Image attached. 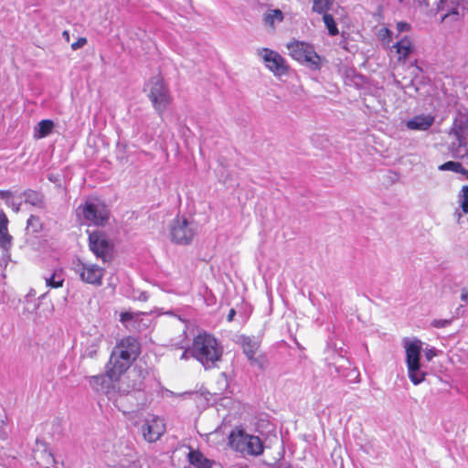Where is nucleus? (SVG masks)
I'll return each mask as SVG.
<instances>
[{
	"label": "nucleus",
	"instance_id": "4",
	"mask_svg": "<svg viewBox=\"0 0 468 468\" xmlns=\"http://www.w3.org/2000/svg\"><path fill=\"white\" fill-rule=\"evenodd\" d=\"M77 214L88 225L103 226L109 219V210L99 198H87L83 205L79 206Z\"/></svg>",
	"mask_w": 468,
	"mask_h": 468
},
{
	"label": "nucleus",
	"instance_id": "48",
	"mask_svg": "<svg viewBox=\"0 0 468 468\" xmlns=\"http://www.w3.org/2000/svg\"><path fill=\"white\" fill-rule=\"evenodd\" d=\"M421 2L425 3L426 0H420Z\"/></svg>",
	"mask_w": 468,
	"mask_h": 468
},
{
	"label": "nucleus",
	"instance_id": "9",
	"mask_svg": "<svg viewBox=\"0 0 468 468\" xmlns=\"http://www.w3.org/2000/svg\"><path fill=\"white\" fill-rule=\"evenodd\" d=\"M257 55L263 60L266 68L274 75L286 74L288 68L285 59L276 51L267 48L257 49Z\"/></svg>",
	"mask_w": 468,
	"mask_h": 468
},
{
	"label": "nucleus",
	"instance_id": "6",
	"mask_svg": "<svg viewBox=\"0 0 468 468\" xmlns=\"http://www.w3.org/2000/svg\"><path fill=\"white\" fill-rule=\"evenodd\" d=\"M72 271L82 282L96 287L102 284V279L105 275L104 267L80 259L72 261Z\"/></svg>",
	"mask_w": 468,
	"mask_h": 468
},
{
	"label": "nucleus",
	"instance_id": "7",
	"mask_svg": "<svg viewBox=\"0 0 468 468\" xmlns=\"http://www.w3.org/2000/svg\"><path fill=\"white\" fill-rule=\"evenodd\" d=\"M287 48L292 58L295 60L312 69H320L321 58L312 45L294 40L287 44Z\"/></svg>",
	"mask_w": 468,
	"mask_h": 468
},
{
	"label": "nucleus",
	"instance_id": "37",
	"mask_svg": "<svg viewBox=\"0 0 468 468\" xmlns=\"http://www.w3.org/2000/svg\"><path fill=\"white\" fill-rule=\"evenodd\" d=\"M87 44L86 37H80L77 41L73 42L70 46L72 50H78L79 48L84 47Z\"/></svg>",
	"mask_w": 468,
	"mask_h": 468
},
{
	"label": "nucleus",
	"instance_id": "26",
	"mask_svg": "<svg viewBox=\"0 0 468 468\" xmlns=\"http://www.w3.org/2000/svg\"><path fill=\"white\" fill-rule=\"evenodd\" d=\"M466 122L455 119L449 131V134L453 135L455 137V140L458 141L460 144H464L465 137L463 135V133L466 130Z\"/></svg>",
	"mask_w": 468,
	"mask_h": 468
},
{
	"label": "nucleus",
	"instance_id": "39",
	"mask_svg": "<svg viewBox=\"0 0 468 468\" xmlns=\"http://www.w3.org/2000/svg\"><path fill=\"white\" fill-rule=\"evenodd\" d=\"M12 197V193L7 190H0V197L5 199L6 202H9L10 197Z\"/></svg>",
	"mask_w": 468,
	"mask_h": 468
},
{
	"label": "nucleus",
	"instance_id": "30",
	"mask_svg": "<svg viewBox=\"0 0 468 468\" xmlns=\"http://www.w3.org/2000/svg\"><path fill=\"white\" fill-rule=\"evenodd\" d=\"M25 202L28 203L32 206L39 207L42 204V199L40 195L33 190H27L24 193Z\"/></svg>",
	"mask_w": 468,
	"mask_h": 468
},
{
	"label": "nucleus",
	"instance_id": "49",
	"mask_svg": "<svg viewBox=\"0 0 468 468\" xmlns=\"http://www.w3.org/2000/svg\"><path fill=\"white\" fill-rule=\"evenodd\" d=\"M399 2H401L402 0H399Z\"/></svg>",
	"mask_w": 468,
	"mask_h": 468
},
{
	"label": "nucleus",
	"instance_id": "33",
	"mask_svg": "<svg viewBox=\"0 0 468 468\" xmlns=\"http://www.w3.org/2000/svg\"><path fill=\"white\" fill-rule=\"evenodd\" d=\"M460 207L464 214H468V186H463L459 194Z\"/></svg>",
	"mask_w": 468,
	"mask_h": 468
},
{
	"label": "nucleus",
	"instance_id": "40",
	"mask_svg": "<svg viewBox=\"0 0 468 468\" xmlns=\"http://www.w3.org/2000/svg\"><path fill=\"white\" fill-rule=\"evenodd\" d=\"M461 299H462L463 302L468 303V290L463 289V290L462 291Z\"/></svg>",
	"mask_w": 468,
	"mask_h": 468
},
{
	"label": "nucleus",
	"instance_id": "18",
	"mask_svg": "<svg viewBox=\"0 0 468 468\" xmlns=\"http://www.w3.org/2000/svg\"><path fill=\"white\" fill-rule=\"evenodd\" d=\"M434 122V116L431 114H420L406 122V127L412 131H427Z\"/></svg>",
	"mask_w": 468,
	"mask_h": 468
},
{
	"label": "nucleus",
	"instance_id": "27",
	"mask_svg": "<svg viewBox=\"0 0 468 468\" xmlns=\"http://www.w3.org/2000/svg\"><path fill=\"white\" fill-rule=\"evenodd\" d=\"M107 378H109L107 373L105 375L92 376L89 378V384L94 391L105 392Z\"/></svg>",
	"mask_w": 468,
	"mask_h": 468
},
{
	"label": "nucleus",
	"instance_id": "44",
	"mask_svg": "<svg viewBox=\"0 0 468 468\" xmlns=\"http://www.w3.org/2000/svg\"><path fill=\"white\" fill-rule=\"evenodd\" d=\"M434 356V353L432 352V350H430L428 353H426V357L428 360H431Z\"/></svg>",
	"mask_w": 468,
	"mask_h": 468
},
{
	"label": "nucleus",
	"instance_id": "5",
	"mask_svg": "<svg viewBox=\"0 0 468 468\" xmlns=\"http://www.w3.org/2000/svg\"><path fill=\"white\" fill-rule=\"evenodd\" d=\"M148 98L154 108L162 116L173 101L170 90L164 79L160 76H154L146 85Z\"/></svg>",
	"mask_w": 468,
	"mask_h": 468
},
{
	"label": "nucleus",
	"instance_id": "35",
	"mask_svg": "<svg viewBox=\"0 0 468 468\" xmlns=\"http://www.w3.org/2000/svg\"><path fill=\"white\" fill-rule=\"evenodd\" d=\"M27 228L32 229L33 231H37L40 227L39 218L35 216H30V218L27 219Z\"/></svg>",
	"mask_w": 468,
	"mask_h": 468
},
{
	"label": "nucleus",
	"instance_id": "38",
	"mask_svg": "<svg viewBox=\"0 0 468 468\" xmlns=\"http://www.w3.org/2000/svg\"><path fill=\"white\" fill-rule=\"evenodd\" d=\"M410 28V24L406 23V22H399L397 24V29L398 31L400 33V32H405V31H409Z\"/></svg>",
	"mask_w": 468,
	"mask_h": 468
},
{
	"label": "nucleus",
	"instance_id": "2",
	"mask_svg": "<svg viewBox=\"0 0 468 468\" xmlns=\"http://www.w3.org/2000/svg\"><path fill=\"white\" fill-rule=\"evenodd\" d=\"M403 346L406 353L408 377L414 385H419L424 381L426 377V372L422 369L420 361L422 342L417 338H406L403 340Z\"/></svg>",
	"mask_w": 468,
	"mask_h": 468
},
{
	"label": "nucleus",
	"instance_id": "45",
	"mask_svg": "<svg viewBox=\"0 0 468 468\" xmlns=\"http://www.w3.org/2000/svg\"><path fill=\"white\" fill-rule=\"evenodd\" d=\"M460 174L464 175L467 177V179H468V170L467 169H465L463 167V170H462Z\"/></svg>",
	"mask_w": 468,
	"mask_h": 468
},
{
	"label": "nucleus",
	"instance_id": "24",
	"mask_svg": "<svg viewBox=\"0 0 468 468\" xmlns=\"http://www.w3.org/2000/svg\"><path fill=\"white\" fill-rule=\"evenodd\" d=\"M189 463L197 468H211L212 462L206 458L199 451H190L188 453Z\"/></svg>",
	"mask_w": 468,
	"mask_h": 468
},
{
	"label": "nucleus",
	"instance_id": "11",
	"mask_svg": "<svg viewBox=\"0 0 468 468\" xmlns=\"http://www.w3.org/2000/svg\"><path fill=\"white\" fill-rule=\"evenodd\" d=\"M112 468H139V462L134 448L126 443L120 445L114 452Z\"/></svg>",
	"mask_w": 468,
	"mask_h": 468
},
{
	"label": "nucleus",
	"instance_id": "23",
	"mask_svg": "<svg viewBox=\"0 0 468 468\" xmlns=\"http://www.w3.org/2000/svg\"><path fill=\"white\" fill-rule=\"evenodd\" d=\"M240 345L243 353L250 360L254 359V356L260 347V341L256 337L241 336Z\"/></svg>",
	"mask_w": 468,
	"mask_h": 468
},
{
	"label": "nucleus",
	"instance_id": "10",
	"mask_svg": "<svg viewBox=\"0 0 468 468\" xmlns=\"http://www.w3.org/2000/svg\"><path fill=\"white\" fill-rule=\"evenodd\" d=\"M148 372L141 367H135L119 383L118 390L122 394L131 391L142 390L144 388V380Z\"/></svg>",
	"mask_w": 468,
	"mask_h": 468
},
{
	"label": "nucleus",
	"instance_id": "43",
	"mask_svg": "<svg viewBox=\"0 0 468 468\" xmlns=\"http://www.w3.org/2000/svg\"><path fill=\"white\" fill-rule=\"evenodd\" d=\"M188 354H190V347L188 349H186L182 356H181V359H187L188 358Z\"/></svg>",
	"mask_w": 468,
	"mask_h": 468
},
{
	"label": "nucleus",
	"instance_id": "34",
	"mask_svg": "<svg viewBox=\"0 0 468 468\" xmlns=\"http://www.w3.org/2000/svg\"><path fill=\"white\" fill-rule=\"evenodd\" d=\"M439 169L441 171H452L456 173H461V171L463 170V166L459 162L448 161L440 165Z\"/></svg>",
	"mask_w": 468,
	"mask_h": 468
},
{
	"label": "nucleus",
	"instance_id": "25",
	"mask_svg": "<svg viewBox=\"0 0 468 468\" xmlns=\"http://www.w3.org/2000/svg\"><path fill=\"white\" fill-rule=\"evenodd\" d=\"M283 19V13L280 9H269L263 16L265 25L272 30L275 29L276 24L282 22Z\"/></svg>",
	"mask_w": 468,
	"mask_h": 468
},
{
	"label": "nucleus",
	"instance_id": "31",
	"mask_svg": "<svg viewBox=\"0 0 468 468\" xmlns=\"http://www.w3.org/2000/svg\"><path fill=\"white\" fill-rule=\"evenodd\" d=\"M323 19H324L326 28L328 29V33L331 36H336L338 34V28L336 27V24L335 22L333 16L325 13V14H324Z\"/></svg>",
	"mask_w": 468,
	"mask_h": 468
},
{
	"label": "nucleus",
	"instance_id": "36",
	"mask_svg": "<svg viewBox=\"0 0 468 468\" xmlns=\"http://www.w3.org/2000/svg\"><path fill=\"white\" fill-rule=\"evenodd\" d=\"M450 324H451V320H447V319H437V320H433L431 323L432 326H434L436 328H443V327L448 326Z\"/></svg>",
	"mask_w": 468,
	"mask_h": 468
},
{
	"label": "nucleus",
	"instance_id": "12",
	"mask_svg": "<svg viewBox=\"0 0 468 468\" xmlns=\"http://www.w3.org/2000/svg\"><path fill=\"white\" fill-rule=\"evenodd\" d=\"M141 431L146 441H157L165 431L164 420L154 415L148 416L142 425Z\"/></svg>",
	"mask_w": 468,
	"mask_h": 468
},
{
	"label": "nucleus",
	"instance_id": "29",
	"mask_svg": "<svg viewBox=\"0 0 468 468\" xmlns=\"http://www.w3.org/2000/svg\"><path fill=\"white\" fill-rule=\"evenodd\" d=\"M449 150L452 156L454 158H463L467 154V144L464 140V144H460L458 141L451 144Z\"/></svg>",
	"mask_w": 468,
	"mask_h": 468
},
{
	"label": "nucleus",
	"instance_id": "3",
	"mask_svg": "<svg viewBox=\"0 0 468 468\" xmlns=\"http://www.w3.org/2000/svg\"><path fill=\"white\" fill-rule=\"evenodd\" d=\"M229 445L243 456H260L263 453V443L255 435H250L241 429H235L229 434Z\"/></svg>",
	"mask_w": 468,
	"mask_h": 468
},
{
	"label": "nucleus",
	"instance_id": "47",
	"mask_svg": "<svg viewBox=\"0 0 468 468\" xmlns=\"http://www.w3.org/2000/svg\"><path fill=\"white\" fill-rule=\"evenodd\" d=\"M12 206L14 207V208H15V210H16V211H18V210H19L18 207H15V205H14V204H12Z\"/></svg>",
	"mask_w": 468,
	"mask_h": 468
},
{
	"label": "nucleus",
	"instance_id": "19",
	"mask_svg": "<svg viewBox=\"0 0 468 468\" xmlns=\"http://www.w3.org/2000/svg\"><path fill=\"white\" fill-rule=\"evenodd\" d=\"M142 314L141 313L124 312L121 314L120 321L127 328L141 331L148 326V324L144 322V319L141 318Z\"/></svg>",
	"mask_w": 468,
	"mask_h": 468
},
{
	"label": "nucleus",
	"instance_id": "28",
	"mask_svg": "<svg viewBox=\"0 0 468 468\" xmlns=\"http://www.w3.org/2000/svg\"><path fill=\"white\" fill-rule=\"evenodd\" d=\"M54 128V122L51 120H42L38 122L36 137L44 138L48 136Z\"/></svg>",
	"mask_w": 468,
	"mask_h": 468
},
{
	"label": "nucleus",
	"instance_id": "32",
	"mask_svg": "<svg viewBox=\"0 0 468 468\" xmlns=\"http://www.w3.org/2000/svg\"><path fill=\"white\" fill-rule=\"evenodd\" d=\"M332 5V0H314L313 10L319 14H325Z\"/></svg>",
	"mask_w": 468,
	"mask_h": 468
},
{
	"label": "nucleus",
	"instance_id": "14",
	"mask_svg": "<svg viewBox=\"0 0 468 468\" xmlns=\"http://www.w3.org/2000/svg\"><path fill=\"white\" fill-rule=\"evenodd\" d=\"M112 352L133 363L140 354V344L135 338L127 336L117 343Z\"/></svg>",
	"mask_w": 468,
	"mask_h": 468
},
{
	"label": "nucleus",
	"instance_id": "16",
	"mask_svg": "<svg viewBox=\"0 0 468 468\" xmlns=\"http://www.w3.org/2000/svg\"><path fill=\"white\" fill-rule=\"evenodd\" d=\"M33 458L43 468H49L55 463V459L48 450V444L40 440L36 441V445L33 449Z\"/></svg>",
	"mask_w": 468,
	"mask_h": 468
},
{
	"label": "nucleus",
	"instance_id": "13",
	"mask_svg": "<svg viewBox=\"0 0 468 468\" xmlns=\"http://www.w3.org/2000/svg\"><path fill=\"white\" fill-rule=\"evenodd\" d=\"M89 247L98 258L104 261L112 250V243L102 231H93L89 235Z\"/></svg>",
	"mask_w": 468,
	"mask_h": 468
},
{
	"label": "nucleus",
	"instance_id": "42",
	"mask_svg": "<svg viewBox=\"0 0 468 468\" xmlns=\"http://www.w3.org/2000/svg\"><path fill=\"white\" fill-rule=\"evenodd\" d=\"M62 37L66 42H69L70 37H69V32L68 30L63 31Z\"/></svg>",
	"mask_w": 468,
	"mask_h": 468
},
{
	"label": "nucleus",
	"instance_id": "15",
	"mask_svg": "<svg viewBox=\"0 0 468 468\" xmlns=\"http://www.w3.org/2000/svg\"><path fill=\"white\" fill-rule=\"evenodd\" d=\"M133 363L125 358L118 357L117 354L112 351L110 360L107 364V376L111 381H117L121 376L131 367Z\"/></svg>",
	"mask_w": 468,
	"mask_h": 468
},
{
	"label": "nucleus",
	"instance_id": "46",
	"mask_svg": "<svg viewBox=\"0 0 468 468\" xmlns=\"http://www.w3.org/2000/svg\"><path fill=\"white\" fill-rule=\"evenodd\" d=\"M385 35L388 37L390 36V31L388 28H385Z\"/></svg>",
	"mask_w": 468,
	"mask_h": 468
},
{
	"label": "nucleus",
	"instance_id": "21",
	"mask_svg": "<svg viewBox=\"0 0 468 468\" xmlns=\"http://www.w3.org/2000/svg\"><path fill=\"white\" fill-rule=\"evenodd\" d=\"M392 48L395 49L398 61H405L413 50L412 42L407 37L399 40Z\"/></svg>",
	"mask_w": 468,
	"mask_h": 468
},
{
	"label": "nucleus",
	"instance_id": "22",
	"mask_svg": "<svg viewBox=\"0 0 468 468\" xmlns=\"http://www.w3.org/2000/svg\"><path fill=\"white\" fill-rule=\"evenodd\" d=\"M43 279L48 288L58 289L63 286L65 273L62 269H55L51 272L46 273Z\"/></svg>",
	"mask_w": 468,
	"mask_h": 468
},
{
	"label": "nucleus",
	"instance_id": "8",
	"mask_svg": "<svg viewBox=\"0 0 468 468\" xmlns=\"http://www.w3.org/2000/svg\"><path fill=\"white\" fill-rule=\"evenodd\" d=\"M170 235L172 241L178 244H188L196 235L194 224L184 218H176L172 221Z\"/></svg>",
	"mask_w": 468,
	"mask_h": 468
},
{
	"label": "nucleus",
	"instance_id": "1",
	"mask_svg": "<svg viewBox=\"0 0 468 468\" xmlns=\"http://www.w3.org/2000/svg\"><path fill=\"white\" fill-rule=\"evenodd\" d=\"M222 354V346L210 334L202 333L194 337L190 355L200 362L205 369L214 367L220 360Z\"/></svg>",
	"mask_w": 468,
	"mask_h": 468
},
{
	"label": "nucleus",
	"instance_id": "41",
	"mask_svg": "<svg viewBox=\"0 0 468 468\" xmlns=\"http://www.w3.org/2000/svg\"><path fill=\"white\" fill-rule=\"evenodd\" d=\"M235 314H236L235 310L234 309H230V311H229V313L228 314V317H227L228 321L231 322L233 320Z\"/></svg>",
	"mask_w": 468,
	"mask_h": 468
},
{
	"label": "nucleus",
	"instance_id": "20",
	"mask_svg": "<svg viewBox=\"0 0 468 468\" xmlns=\"http://www.w3.org/2000/svg\"><path fill=\"white\" fill-rule=\"evenodd\" d=\"M102 339L103 335L97 331L95 332L94 335H91L90 338H88L85 344L83 356L94 358L97 356Z\"/></svg>",
	"mask_w": 468,
	"mask_h": 468
},
{
	"label": "nucleus",
	"instance_id": "17",
	"mask_svg": "<svg viewBox=\"0 0 468 468\" xmlns=\"http://www.w3.org/2000/svg\"><path fill=\"white\" fill-rule=\"evenodd\" d=\"M8 219L5 213H0V247L3 249V260L7 262L10 260L8 252L12 245V236L7 232Z\"/></svg>",
	"mask_w": 468,
	"mask_h": 468
}]
</instances>
